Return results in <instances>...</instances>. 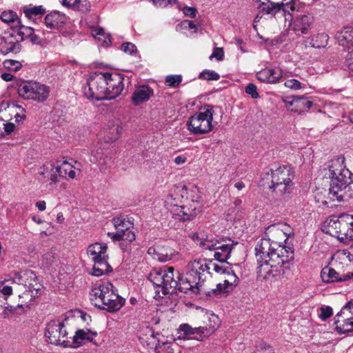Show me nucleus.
Segmentation results:
<instances>
[{
    "mask_svg": "<svg viewBox=\"0 0 353 353\" xmlns=\"http://www.w3.org/2000/svg\"><path fill=\"white\" fill-rule=\"evenodd\" d=\"M314 22L313 17L310 14H303L296 17L293 23V30L297 34H306L308 33Z\"/></svg>",
    "mask_w": 353,
    "mask_h": 353,
    "instance_id": "a878e982",
    "label": "nucleus"
},
{
    "mask_svg": "<svg viewBox=\"0 0 353 353\" xmlns=\"http://www.w3.org/2000/svg\"><path fill=\"white\" fill-rule=\"evenodd\" d=\"M89 295L93 305L110 312L119 310L125 302L123 298L116 293L113 285L108 281L95 284Z\"/></svg>",
    "mask_w": 353,
    "mask_h": 353,
    "instance_id": "f03ea898",
    "label": "nucleus"
},
{
    "mask_svg": "<svg viewBox=\"0 0 353 353\" xmlns=\"http://www.w3.org/2000/svg\"><path fill=\"white\" fill-rule=\"evenodd\" d=\"M199 79L206 81H217L220 79V75L214 70H204L199 74Z\"/></svg>",
    "mask_w": 353,
    "mask_h": 353,
    "instance_id": "a18cd8bd",
    "label": "nucleus"
},
{
    "mask_svg": "<svg viewBox=\"0 0 353 353\" xmlns=\"http://www.w3.org/2000/svg\"><path fill=\"white\" fill-rule=\"evenodd\" d=\"M103 149L101 148L97 149L94 152H93L90 161L93 163H101V160H103Z\"/></svg>",
    "mask_w": 353,
    "mask_h": 353,
    "instance_id": "864d4df0",
    "label": "nucleus"
},
{
    "mask_svg": "<svg viewBox=\"0 0 353 353\" xmlns=\"http://www.w3.org/2000/svg\"><path fill=\"white\" fill-rule=\"evenodd\" d=\"M105 79V72H96L90 74L86 85L83 87L84 95L88 99L96 101L107 100Z\"/></svg>",
    "mask_w": 353,
    "mask_h": 353,
    "instance_id": "0eeeda50",
    "label": "nucleus"
},
{
    "mask_svg": "<svg viewBox=\"0 0 353 353\" xmlns=\"http://www.w3.org/2000/svg\"><path fill=\"white\" fill-rule=\"evenodd\" d=\"M112 222L115 230L117 231L116 233L108 232V235L110 237L113 241H120V233L124 232L128 230H130L133 226V222H132L128 217L126 216H118L115 217L112 219Z\"/></svg>",
    "mask_w": 353,
    "mask_h": 353,
    "instance_id": "aec40b11",
    "label": "nucleus"
},
{
    "mask_svg": "<svg viewBox=\"0 0 353 353\" xmlns=\"http://www.w3.org/2000/svg\"><path fill=\"white\" fill-rule=\"evenodd\" d=\"M290 104L294 106L291 110L292 112L301 114L307 111L312 106L313 103L303 97L294 96Z\"/></svg>",
    "mask_w": 353,
    "mask_h": 353,
    "instance_id": "cd10ccee",
    "label": "nucleus"
},
{
    "mask_svg": "<svg viewBox=\"0 0 353 353\" xmlns=\"http://www.w3.org/2000/svg\"><path fill=\"white\" fill-rule=\"evenodd\" d=\"M176 199L173 194H170L165 199V205L173 218L181 221H186L196 216L195 211L196 210L195 208L191 210L188 205H179L175 202Z\"/></svg>",
    "mask_w": 353,
    "mask_h": 353,
    "instance_id": "9b49d317",
    "label": "nucleus"
},
{
    "mask_svg": "<svg viewBox=\"0 0 353 353\" xmlns=\"http://www.w3.org/2000/svg\"><path fill=\"white\" fill-rule=\"evenodd\" d=\"M148 279L156 288H160V290H158L159 292L160 291L162 292V288L164 285L165 281L163 279V270L154 269L152 270L149 274Z\"/></svg>",
    "mask_w": 353,
    "mask_h": 353,
    "instance_id": "c9c22d12",
    "label": "nucleus"
},
{
    "mask_svg": "<svg viewBox=\"0 0 353 353\" xmlns=\"http://www.w3.org/2000/svg\"><path fill=\"white\" fill-rule=\"evenodd\" d=\"M175 347L177 345L175 342H161L159 339L157 343L155 344L156 353H174Z\"/></svg>",
    "mask_w": 353,
    "mask_h": 353,
    "instance_id": "4c0bfd02",
    "label": "nucleus"
},
{
    "mask_svg": "<svg viewBox=\"0 0 353 353\" xmlns=\"http://www.w3.org/2000/svg\"><path fill=\"white\" fill-rule=\"evenodd\" d=\"M269 75H270L271 79H274V83H278L283 77V72L280 69L270 68Z\"/></svg>",
    "mask_w": 353,
    "mask_h": 353,
    "instance_id": "5fc2aeb1",
    "label": "nucleus"
},
{
    "mask_svg": "<svg viewBox=\"0 0 353 353\" xmlns=\"http://www.w3.org/2000/svg\"><path fill=\"white\" fill-rule=\"evenodd\" d=\"M154 95V90L148 85L138 86L132 95V103L140 105L148 101Z\"/></svg>",
    "mask_w": 353,
    "mask_h": 353,
    "instance_id": "4be33fe9",
    "label": "nucleus"
},
{
    "mask_svg": "<svg viewBox=\"0 0 353 353\" xmlns=\"http://www.w3.org/2000/svg\"><path fill=\"white\" fill-rule=\"evenodd\" d=\"M183 12L185 15L194 18L196 15L197 10L195 8L185 6L183 9Z\"/></svg>",
    "mask_w": 353,
    "mask_h": 353,
    "instance_id": "338daca9",
    "label": "nucleus"
},
{
    "mask_svg": "<svg viewBox=\"0 0 353 353\" xmlns=\"http://www.w3.org/2000/svg\"><path fill=\"white\" fill-rule=\"evenodd\" d=\"M0 19L6 23L17 22V24L21 23V20L18 18L16 12L12 10L3 11L0 15Z\"/></svg>",
    "mask_w": 353,
    "mask_h": 353,
    "instance_id": "37998d69",
    "label": "nucleus"
},
{
    "mask_svg": "<svg viewBox=\"0 0 353 353\" xmlns=\"http://www.w3.org/2000/svg\"><path fill=\"white\" fill-rule=\"evenodd\" d=\"M344 163L343 156H338L329 162V176L331 179L329 195L332 201H343L345 190L350 184V172Z\"/></svg>",
    "mask_w": 353,
    "mask_h": 353,
    "instance_id": "7ed1b4c3",
    "label": "nucleus"
},
{
    "mask_svg": "<svg viewBox=\"0 0 353 353\" xmlns=\"http://www.w3.org/2000/svg\"><path fill=\"white\" fill-rule=\"evenodd\" d=\"M227 278L224 280L223 284L219 283L216 289L213 290V293L225 292L228 293L232 291L239 283V278L230 268V271L225 274Z\"/></svg>",
    "mask_w": 353,
    "mask_h": 353,
    "instance_id": "393cba45",
    "label": "nucleus"
},
{
    "mask_svg": "<svg viewBox=\"0 0 353 353\" xmlns=\"http://www.w3.org/2000/svg\"><path fill=\"white\" fill-rule=\"evenodd\" d=\"M74 164L63 161L60 165H57L58 174L60 177L74 179L81 174V165L77 161H72Z\"/></svg>",
    "mask_w": 353,
    "mask_h": 353,
    "instance_id": "a211bd4d",
    "label": "nucleus"
},
{
    "mask_svg": "<svg viewBox=\"0 0 353 353\" xmlns=\"http://www.w3.org/2000/svg\"><path fill=\"white\" fill-rule=\"evenodd\" d=\"M153 4L158 7L165 8L169 5H174L177 0H152Z\"/></svg>",
    "mask_w": 353,
    "mask_h": 353,
    "instance_id": "0e129e2a",
    "label": "nucleus"
},
{
    "mask_svg": "<svg viewBox=\"0 0 353 353\" xmlns=\"http://www.w3.org/2000/svg\"><path fill=\"white\" fill-rule=\"evenodd\" d=\"M19 29L15 34L16 37L18 39V41H23L25 39L29 38V36H31V34L33 33V28L28 26H25L20 24H17Z\"/></svg>",
    "mask_w": 353,
    "mask_h": 353,
    "instance_id": "a19ab883",
    "label": "nucleus"
},
{
    "mask_svg": "<svg viewBox=\"0 0 353 353\" xmlns=\"http://www.w3.org/2000/svg\"><path fill=\"white\" fill-rule=\"evenodd\" d=\"M289 5L288 3H274L271 1H268L266 3L262 2L259 8L262 12L265 14L275 15L277 12L281 10L286 11V7H288Z\"/></svg>",
    "mask_w": 353,
    "mask_h": 353,
    "instance_id": "7c9ffc66",
    "label": "nucleus"
},
{
    "mask_svg": "<svg viewBox=\"0 0 353 353\" xmlns=\"http://www.w3.org/2000/svg\"><path fill=\"white\" fill-rule=\"evenodd\" d=\"M120 234H121L120 241L123 240V241H126L129 243H131L136 239V235H135L134 232L133 231H132L130 229L124 232H123L120 233Z\"/></svg>",
    "mask_w": 353,
    "mask_h": 353,
    "instance_id": "bf43d9fd",
    "label": "nucleus"
},
{
    "mask_svg": "<svg viewBox=\"0 0 353 353\" xmlns=\"http://www.w3.org/2000/svg\"><path fill=\"white\" fill-rule=\"evenodd\" d=\"M332 264L336 268H346L351 266V259L350 252H346L345 250H339L336 252L332 257Z\"/></svg>",
    "mask_w": 353,
    "mask_h": 353,
    "instance_id": "2f4dec72",
    "label": "nucleus"
},
{
    "mask_svg": "<svg viewBox=\"0 0 353 353\" xmlns=\"http://www.w3.org/2000/svg\"><path fill=\"white\" fill-rule=\"evenodd\" d=\"M215 330L214 327H192L188 324L184 323L181 324L178 331L179 332H183L184 336H179V339H185L186 336L191 334H197L199 336L195 337L194 339L198 341H202L204 337H208L211 335Z\"/></svg>",
    "mask_w": 353,
    "mask_h": 353,
    "instance_id": "f3484780",
    "label": "nucleus"
},
{
    "mask_svg": "<svg viewBox=\"0 0 353 353\" xmlns=\"http://www.w3.org/2000/svg\"><path fill=\"white\" fill-rule=\"evenodd\" d=\"M68 21V17L59 11H53L45 17L46 26L50 29L59 30L62 28Z\"/></svg>",
    "mask_w": 353,
    "mask_h": 353,
    "instance_id": "5701e85b",
    "label": "nucleus"
},
{
    "mask_svg": "<svg viewBox=\"0 0 353 353\" xmlns=\"http://www.w3.org/2000/svg\"><path fill=\"white\" fill-rule=\"evenodd\" d=\"M286 88H290L291 90H298L302 88L301 83L295 79H292L286 81L284 83Z\"/></svg>",
    "mask_w": 353,
    "mask_h": 353,
    "instance_id": "13d9d810",
    "label": "nucleus"
},
{
    "mask_svg": "<svg viewBox=\"0 0 353 353\" xmlns=\"http://www.w3.org/2000/svg\"><path fill=\"white\" fill-rule=\"evenodd\" d=\"M336 316L345 318V320L353 319V300L347 302Z\"/></svg>",
    "mask_w": 353,
    "mask_h": 353,
    "instance_id": "79ce46f5",
    "label": "nucleus"
},
{
    "mask_svg": "<svg viewBox=\"0 0 353 353\" xmlns=\"http://www.w3.org/2000/svg\"><path fill=\"white\" fill-rule=\"evenodd\" d=\"M268 69H264L256 74V79L263 83H274V79H271L270 75H269Z\"/></svg>",
    "mask_w": 353,
    "mask_h": 353,
    "instance_id": "09e8293b",
    "label": "nucleus"
},
{
    "mask_svg": "<svg viewBox=\"0 0 353 353\" xmlns=\"http://www.w3.org/2000/svg\"><path fill=\"white\" fill-rule=\"evenodd\" d=\"M179 193L182 198L184 196H186V205H188L191 210L195 208V216H196L201 211V195L198 188L192 186L188 189L186 186H183L179 190Z\"/></svg>",
    "mask_w": 353,
    "mask_h": 353,
    "instance_id": "dca6fc26",
    "label": "nucleus"
},
{
    "mask_svg": "<svg viewBox=\"0 0 353 353\" xmlns=\"http://www.w3.org/2000/svg\"><path fill=\"white\" fill-rule=\"evenodd\" d=\"M89 334H92L94 336H97V332H91L90 330L85 331L83 330H79L75 332V334L71 337V347L73 345H80L82 343L85 341L86 336Z\"/></svg>",
    "mask_w": 353,
    "mask_h": 353,
    "instance_id": "58836bf2",
    "label": "nucleus"
},
{
    "mask_svg": "<svg viewBox=\"0 0 353 353\" xmlns=\"http://www.w3.org/2000/svg\"><path fill=\"white\" fill-rule=\"evenodd\" d=\"M179 285L176 288V291H179L181 292L187 293L188 291L191 290L194 293L197 294L199 290L200 284H196L192 282V277H187L183 279L180 276V279H179Z\"/></svg>",
    "mask_w": 353,
    "mask_h": 353,
    "instance_id": "473e14b6",
    "label": "nucleus"
},
{
    "mask_svg": "<svg viewBox=\"0 0 353 353\" xmlns=\"http://www.w3.org/2000/svg\"><path fill=\"white\" fill-rule=\"evenodd\" d=\"M108 246L105 243H95L88 246V254L95 261L104 258H109L107 254Z\"/></svg>",
    "mask_w": 353,
    "mask_h": 353,
    "instance_id": "bb28decb",
    "label": "nucleus"
},
{
    "mask_svg": "<svg viewBox=\"0 0 353 353\" xmlns=\"http://www.w3.org/2000/svg\"><path fill=\"white\" fill-rule=\"evenodd\" d=\"M345 221L347 227L343 232V236L341 237V241L343 242L353 241V216L347 214Z\"/></svg>",
    "mask_w": 353,
    "mask_h": 353,
    "instance_id": "ea45409f",
    "label": "nucleus"
},
{
    "mask_svg": "<svg viewBox=\"0 0 353 353\" xmlns=\"http://www.w3.org/2000/svg\"><path fill=\"white\" fill-rule=\"evenodd\" d=\"M213 116V106L205 105L199 112L194 113L188 119L186 123L188 130L194 135L204 134L211 132L214 128Z\"/></svg>",
    "mask_w": 353,
    "mask_h": 353,
    "instance_id": "423d86ee",
    "label": "nucleus"
},
{
    "mask_svg": "<svg viewBox=\"0 0 353 353\" xmlns=\"http://www.w3.org/2000/svg\"><path fill=\"white\" fill-rule=\"evenodd\" d=\"M6 281H3L0 284V293L6 299L12 293V288L11 286L6 284Z\"/></svg>",
    "mask_w": 353,
    "mask_h": 353,
    "instance_id": "680f3d73",
    "label": "nucleus"
},
{
    "mask_svg": "<svg viewBox=\"0 0 353 353\" xmlns=\"http://www.w3.org/2000/svg\"><path fill=\"white\" fill-rule=\"evenodd\" d=\"M92 34L95 37H100V36L103 37H104L103 41L105 43V45H107V46H108L111 43L110 35L109 34H106L105 32V30H103V28H102L101 27L94 28L92 30Z\"/></svg>",
    "mask_w": 353,
    "mask_h": 353,
    "instance_id": "8fccbe9b",
    "label": "nucleus"
},
{
    "mask_svg": "<svg viewBox=\"0 0 353 353\" xmlns=\"http://www.w3.org/2000/svg\"><path fill=\"white\" fill-rule=\"evenodd\" d=\"M158 335H159V334H156L152 327L147 326L140 331L139 338L143 345L153 346L156 344V341L158 340L157 338V336Z\"/></svg>",
    "mask_w": 353,
    "mask_h": 353,
    "instance_id": "c756f323",
    "label": "nucleus"
},
{
    "mask_svg": "<svg viewBox=\"0 0 353 353\" xmlns=\"http://www.w3.org/2000/svg\"><path fill=\"white\" fill-rule=\"evenodd\" d=\"M1 41L3 46L1 52L3 54H7L10 52L17 54L21 50L20 41H18V39L13 33H10L3 37Z\"/></svg>",
    "mask_w": 353,
    "mask_h": 353,
    "instance_id": "412c9836",
    "label": "nucleus"
},
{
    "mask_svg": "<svg viewBox=\"0 0 353 353\" xmlns=\"http://www.w3.org/2000/svg\"><path fill=\"white\" fill-rule=\"evenodd\" d=\"M68 335L65 324L59 320L51 321L46 325L45 336L52 344L71 347V336Z\"/></svg>",
    "mask_w": 353,
    "mask_h": 353,
    "instance_id": "1a4fd4ad",
    "label": "nucleus"
},
{
    "mask_svg": "<svg viewBox=\"0 0 353 353\" xmlns=\"http://www.w3.org/2000/svg\"><path fill=\"white\" fill-rule=\"evenodd\" d=\"M180 272L175 270L174 268L170 266L163 270L164 285L162 288V294H173L176 292V288L179 285Z\"/></svg>",
    "mask_w": 353,
    "mask_h": 353,
    "instance_id": "2eb2a0df",
    "label": "nucleus"
},
{
    "mask_svg": "<svg viewBox=\"0 0 353 353\" xmlns=\"http://www.w3.org/2000/svg\"><path fill=\"white\" fill-rule=\"evenodd\" d=\"M108 258L99 259L94 262L92 268V275L95 276H100L103 274L110 273L112 271V268L108 263Z\"/></svg>",
    "mask_w": 353,
    "mask_h": 353,
    "instance_id": "72a5a7b5",
    "label": "nucleus"
},
{
    "mask_svg": "<svg viewBox=\"0 0 353 353\" xmlns=\"http://www.w3.org/2000/svg\"><path fill=\"white\" fill-rule=\"evenodd\" d=\"M345 66L353 72V50L350 52L345 61Z\"/></svg>",
    "mask_w": 353,
    "mask_h": 353,
    "instance_id": "69168bd1",
    "label": "nucleus"
},
{
    "mask_svg": "<svg viewBox=\"0 0 353 353\" xmlns=\"http://www.w3.org/2000/svg\"><path fill=\"white\" fill-rule=\"evenodd\" d=\"M245 92L250 95L252 99H257L259 97V94L257 92V88L254 83H248L245 88Z\"/></svg>",
    "mask_w": 353,
    "mask_h": 353,
    "instance_id": "4d7b16f0",
    "label": "nucleus"
},
{
    "mask_svg": "<svg viewBox=\"0 0 353 353\" xmlns=\"http://www.w3.org/2000/svg\"><path fill=\"white\" fill-rule=\"evenodd\" d=\"M281 227L269 225L265 236L256 245L257 276L261 280L280 278L285 274V270H290V262L294 260L293 249L281 245L283 238L285 241L294 236L293 229L287 224Z\"/></svg>",
    "mask_w": 353,
    "mask_h": 353,
    "instance_id": "f257e3e1",
    "label": "nucleus"
},
{
    "mask_svg": "<svg viewBox=\"0 0 353 353\" xmlns=\"http://www.w3.org/2000/svg\"><path fill=\"white\" fill-rule=\"evenodd\" d=\"M208 261L203 259H194L188 265L187 276L192 278V282L196 284H201L206 279L209 272Z\"/></svg>",
    "mask_w": 353,
    "mask_h": 353,
    "instance_id": "f8f14e48",
    "label": "nucleus"
},
{
    "mask_svg": "<svg viewBox=\"0 0 353 353\" xmlns=\"http://www.w3.org/2000/svg\"><path fill=\"white\" fill-rule=\"evenodd\" d=\"M121 50L125 53L132 54L137 52V47L132 43L126 42L122 44Z\"/></svg>",
    "mask_w": 353,
    "mask_h": 353,
    "instance_id": "e2e57ef3",
    "label": "nucleus"
},
{
    "mask_svg": "<svg viewBox=\"0 0 353 353\" xmlns=\"http://www.w3.org/2000/svg\"><path fill=\"white\" fill-rule=\"evenodd\" d=\"M39 174L43 176V182L49 181V185L54 188L58 183V170L53 164L43 165L39 170Z\"/></svg>",
    "mask_w": 353,
    "mask_h": 353,
    "instance_id": "b1692460",
    "label": "nucleus"
},
{
    "mask_svg": "<svg viewBox=\"0 0 353 353\" xmlns=\"http://www.w3.org/2000/svg\"><path fill=\"white\" fill-rule=\"evenodd\" d=\"M271 185L270 189L276 194L283 195L290 194L294 186V172L289 165H279L270 170Z\"/></svg>",
    "mask_w": 353,
    "mask_h": 353,
    "instance_id": "39448f33",
    "label": "nucleus"
},
{
    "mask_svg": "<svg viewBox=\"0 0 353 353\" xmlns=\"http://www.w3.org/2000/svg\"><path fill=\"white\" fill-rule=\"evenodd\" d=\"M3 64L8 70L14 72L19 70L22 67L21 62L13 59H6L3 61Z\"/></svg>",
    "mask_w": 353,
    "mask_h": 353,
    "instance_id": "de8ad7c7",
    "label": "nucleus"
},
{
    "mask_svg": "<svg viewBox=\"0 0 353 353\" xmlns=\"http://www.w3.org/2000/svg\"><path fill=\"white\" fill-rule=\"evenodd\" d=\"M209 59L210 60H212V59H216L219 61H222L224 59L223 48L218 47L214 48Z\"/></svg>",
    "mask_w": 353,
    "mask_h": 353,
    "instance_id": "6e6d98bb",
    "label": "nucleus"
},
{
    "mask_svg": "<svg viewBox=\"0 0 353 353\" xmlns=\"http://www.w3.org/2000/svg\"><path fill=\"white\" fill-rule=\"evenodd\" d=\"M346 216H347V214L330 217L323 225V232L335 236L341 241V237L343 236V232L347 227Z\"/></svg>",
    "mask_w": 353,
    "mask_h": 353,
    "instance_id": "4468645a",
    "label": "nucleus"
},
{
    "mask_svg": "<svg viewBox=\"0 0 353 353\" xmlns=\"http://www.w3.org/2000/svg\"><path fill=\"white\" fill-rule=\"evenodd\" d=\"M192 239L200 246L205 250H214V256L216 260L221 263H225L230 257V254L234 248V243L231 240L227 243L210 238L209 235L203 230L198 231L192 236Z\"/></svg>",
    "mask_w": 353,
    "mask_h": 353,
    "instance_id": "20e7f679",
    "label": "nucleus"
},
{
    "mask_svg": "<svg viewBox=\"0 0 353 353\" xmlns=\"http://www.w3.org/2000/svg\"><path fill=\"white\" fill-rule=\"evenodd\" d=\"M320 310L321 312L319 316L323 321L327 319L332 315V308L330 306L321 307Z\"/></svg>",
    "mask_w": 353,
    "mask_h": 353,
    "instance_id": "052dcab7",
    "label": "nucleus"
},
{
    "mask_svg": "<svg viewBox=\"0 0 353 353\" xmlns=\"http://www.w3.org/2000/svg\"><path fill=\"white\" fill-rule=\"evenodd\" d=\"M181 26L183 28H188V29H190V30H196L197 29V26L192 21H190V20H184L181 22Z\"/></svg>",
    "mask_w": 353,
    "mask_h": 353,
    "instance_id": "774afa93",
    "label": "nucleus"
},
{
    "mask_svg": "<svg viewBox=\"0 0 353 353\" xmlns=\"http://www.w3.org/2000/svg\"><path fill=\"white\" fill-rule=\"evenodd\" d=\"M336 39L339 45L350 48L353 46V28L345 27L336 34Z\"/></svg>",
    "mask_w": 353,
    "mask_h": 353,
    "instance_id": "c85d7f7f",
    "label": "nucleus"
},
{
    "mask_svg": "<svg viewBox=\"0 0 353 353\" xmlns=\"http://www.w3.org/2000/svg\"><path fill=\"white\" fill-rule=\"evenodd\" d=\"M90 3L88 0H79V3H77V6H75L73 10L88 12L90 10Z\"/></svg>",
    "mask_w": 353,
    "mask_h": 353,
    "instance_id": "603ef678",
    "label": "nucleus"
},
{
    "mask_svg": "<svg viewBox=\"0 0 353 353\" xmlns=\"http://www.w3.org/2000/svg\"><path fill=\"white\" fill-rule=\"evenodd\" d=\"M353 276V273H347L340 274L334 268L325 267L321 272L322 281L325 283L342 282L350 279Z\"/></svg>",
    "mask_w": 353,
    "mask_h": 353,
    "instance_id": "6ab92c4d",
    "label": "nucleus"
},
{
    "mask_svg": "<svg viewBox=\"0 0 353 353\" xmlns=\"http://www.w3.org/2000/svg\"><path fill=\"white\" fill-rule=\"evenodd\" d=\"M182 81V76L180 74H172L165 77V83L166 85L176 88Z\"/></svg>",
    "mask_w": 353,
    "mask_h": 353,
    "instance_id": "c03bdc74",
    "label": "nucleus"
},
{
    "mask_svg": "<svg viewBox=\"0 0 353 353\" xmlns=\"http://www.w3.org/2000/svg\"><path fill=\"white\" fill-rule=\"evenodd\" d=\"M107 100L119 97L124 88V75L117 72H105Z\"/></svg>",
    "mask_w": 353,
    "mask_h": 353,
    "instance_id": "ddd939ff",
    "label": "nucleus"
},
{
    "mask_svg": "<svg viewBox=\"0 0 353 353\" xmlns=\"http://www.w3.org/2000/svg\"><path fill=\"white\" fill-rule=\"evenodd\" d=\"M45 12L46 10L42 6H34L24 10V12L27 17H30V15L36 16L43 14L45 13Z\"/></svg>",
    "mask_w": 353,
    "mask_h": 353,
    "instance_id": "3c124183",
    "label": "nucleus"
},
{
    "mask_svg": "<svg viewBox=\"0 0 353 353\" xmlns=\"http://www.w3.org/2000/svg\"><path fill=\"white\" fill-rule=\"evenodd\" d=\"M334 324L336 330L340 333H346L353 331V319L345 320V318L336 315Z\"/></svg>",
    "mask_w": 353,
    "mask_h": 353,
    "instance_id": "f704fd0d",
    "label": "nucleus"
},
{
    "mask_svg": "<svg viewBox=\"0 0 353 353\" xmlns=\"http://www.w3.org/2000/svg\"><path fill=\"white\" fill-rule=\"evenodd\" d=\"M18 94L25 100L43 102L50 94V88L34 81H23L18 86Z\"/></svg>",
    "mask_w": 353,
    "mask_h": 353,
    "instance_id": "6e6552de",
    "label": "nucleus"
},
{
    "mask_svg": "<svg viewBox=\"0 0 353 353\" xmlns=\"http://www.w3.org/2000/svg\"><path fill=\"white\" fill-rule=\"evenodd\" d=\"M12 281L18 285L22 286L25 289L23 294H30L31 299L37 295L41 287L34 272L31 270L15 272L12 276Z\"/></svg>",
    "mask_w": 353,
    "mask_h": 353,
    "instance_id": "9d476101",
    "label": "nucleus"
},
{
    "mask_svg": "<svg viewBox=\"0 0 353 353\" xmlns=\"http://www.w3.org/2000/svg\"><path fill=\"white\" fill-rule=\"evenodd\" d=\"M208 265L209 267V272H210V270H212L218 274H225L228 271H230V267L223 265H219L217 263H214L212 261H208Z\"/></svg>",
    "mask_w": 353,
    "mask_h": 353,
    "instance_id": "49530a36",
    "label": "nucleus"
},
{
    "mask_svg": "<svg viewBox=\"0 0 353 353\" xmlns=\"http://www.w3.org/2000/svg\"><path fill=\"white\" fill-rule=\"evenodd\" d=\"M329 37L326 33H318L310 39V44L315 48H325L328 43Z\"/></svg>",
    "mask_w": 353,
    "mask_h": 353,
    "instance_id": "e433bc0d",
    "label": "nucleus"
}]
</instances>
